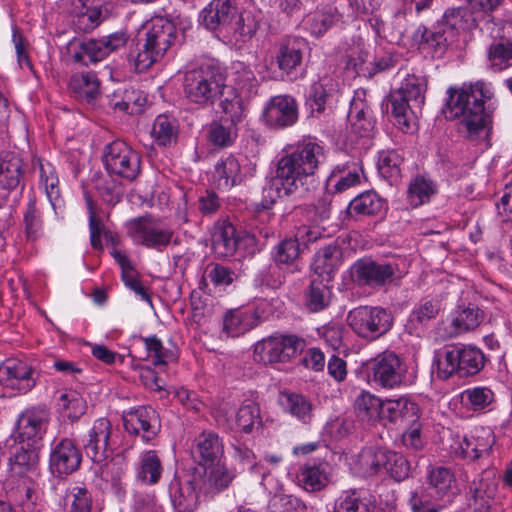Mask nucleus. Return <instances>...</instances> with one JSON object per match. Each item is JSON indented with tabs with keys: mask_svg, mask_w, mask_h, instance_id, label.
<instances>
[{
	"mask_svg": "<svg viewBox=\"0 0 512 512\" xmlns=\"http://www.w3.org/2000/svg\"><path fill=\"white\" fill-rule=\"evenodd\" d=\"M325 160L324 149L316 142H304L283 155L277 162L275 175L262 190L260 207L269 210L283 197H301L318 166Z\"/></svg>",
	"mask_w": 512,
	"mask_h": 512,
	"instance_id": "obj_1",
	"label": "nucleus"
},
{
	"mask_svg": "<svg viewBox=\"0 0 512 512\" xmlns=\"http://www.w3.org/2000/svg\"><path fill=\"white\" fill-rule=\"evenodd\" d=\"M446 101V117H462L465 137L474 142L491 146L493 114L496 109L494 89L490 83L477 81L461 89L449 88Z\"/></svg>",
	"mask_w": 512,
	"mask_h": 512,
	"instance_id": "obj_2",
	"label": "nucleus"
},
{
	"mask_svg": "<svg viewBox=\"0 0 512 512\" xmlns=\"http://www.w3.org/2000/svg\"><path fill=\"white\" fill-rule=\"evenodd\" d=\"M178 38L175 24L163 17H155L139 34L136 48L128 54V61L136 72H143L160 61Z\"/></svg>",
	"mask_w": 512,
	"mask_h": 512,
	"instance_id": "obj_3",
	"label": "nucleus"
},
{
	"mask_svg": "<svg viewBox=\"0 0 512 512\" xmlns=\"http://www.w3.org/2000/svg\"><path fill=\"white\" fill-rule=\"evenodd\" d=\"M202 24L224 37L233 36L236 41L252 38L258 22L251 12L240 11L236 0H212L201 12Z\"/></svg>",
	"mask_w": 512,
	"mask_h": 512,
	"instance_id": "obj_4",
	"label": "nucleus"
},
{
	"mask_svg": "<svg viewBox=\"0 0 512 512\" xmlns=\"http://www.w3.org/2000/svg\"><path fill=\"white\" fill-rule=\"evenodd\" d=\"M477 27V21L467 7L447 8L441 19L432 28L421 25L415 32L420 44L440 57L457 41L460 31L472 30Z\"/></svg>",
	"mask_w": 512,
	"mask_h": 512,
	"instance_id": "obj_5",
	"label": "nucleus"
},
{
	"mask_svg": "<svg viewBox=\"0 0 512 512\" xmlns=\"http://www.w3.org/2000/svg\"><path fill=\"white\" fill-rule=\"evenodd\" d=\"M226 86V76L220 67L202 64L185 73L183 93L190 103L206 107L223 96Z\"/></svg>",
	"mask_w": 512,
	"mask_h": 512,
	"instance_id": "obj_6",
	"label": "nucleus"
},
{
	"mask_svg": "<svg viewBox=\"0 0 512 512\" xmlns=\"http://www.w3.org/2000/svg\"><path fill=\"white\" fill-rule=\"evenodd\" d=\"M486 357L472 345H450L436 353L434 364L437 377L448 380L453 375L461 378L478 374L485 366Z\"/></svg>",
	"mask_w": 512,
	"mask_h": 512,
	"instance_id": "obj_7",
	"label": "nucleus"
},
{
	"mask_svg": "<svg viewBox=\"0 0 512 512\" xmlns=\"http://www.w3.org/2000/svg\"><path fill=\"white\" fill-rule=\"evenodd\" d=\"M425 89L424 79L408 75L402 81L399 89L391 92L388 97L387 106L391 105V114L395 124L405 133L411 131L416 114L424 104Z\"/></svg>",
	"mask_w": 512,
	"mask_h": 512,
	"instance_id": "obj_8",
	"label": "nucleus"
},
{
	"mask_svg": "<svg viewBox=\"0 0 512 512\" xmlns=\"http://www.w3.org/2000/svg\"><path fill=\"white\" fill-rule=\"evenodd\" d=\"M347 322L358 336L375 340L391 329L393 318L381 307L360 306L348 313Z\"/></svg>",
	"mask_w": 512,
	"mask_h": 512,
	"instance_id": "obj_9",
	"label": "nucleus"
},
{
	"mask_svg": "<svg viewBox=\"0 0 512 512\" xmlns=\"http://www.w3.org/2000/svg\"><path fill=\"white\" fill-rule=\"evenodd\" d=\"M304 340L294 334H274L255 344L254 357L258 362H285L302 351Z\"/></svg>",
	"mask_w": 512,
	"mask_h": 512,
	"instance_id": "obj_10",
	"label": "nucleus"
},
{
	"mask_svg": "<svg viewBox=\"0 0 512 512\" xmlns=\"http://www.w3.org/2000/svg\"><path fill=\"white\" fill-rule=\"evenodd\" d=\"M401 276L394 262H378L371 258L357 260L351 267V277L359 286L382 288Z\"/></svg>",
	"mask_w": 512,
	"mask_h": 512,
	"instance_id": "obj_11",
	"label": "nucleus"
},
{
	"mask_svg": "<svg viewBox=\"0 0 512 512\" xmlns=\"http://www.w3.org/2000/svg\"><path fill=\"white\" fill-rule=\"evenodd\" d=\"M103 162L110 175L134 180L140 173V156L125 142L117 140L105 146Z\"/></svg>",
	"mask_w": 512,
	"mask_h": 512,
	"instance_id": "obj_12",
	"label": "nucleus"
},
{
	"mask_svg": "<svg viewBox=\"0 0 512 512\" xmlns=\"http://www.w3.org/2000/svg\"><path fill=\"white\" fill-rule=\"evenodd\" d=\"M369 376L372 381L383 388L399 387L407 373L404 360L392 351L378 354L369 362Z\"/></svg>",
	"mask_w": 512,
	"mask_h": 512,
	"instance_id": "obj_13",
	"label": "nucleus"
},
{
	"mask_svg": "<svg viewBox=\"0 0 512 512\" xmlns=\"http://www.w3.org/2000/svg\"><path fill=\"white\" fill-rule=\"evenodd\" d=\"M130 235L139 244L162 251L173 237V230L162 226L151 217H139L130 222Z\"/></svg>",
	"mask_w": 512,
	"mask_h": 512,
	"instance_id": "obj_14",
	"label": "nucleus"
},
{
	"mask_svg": "<svg viewBox=\"0 0 512 512\" xmlns=\"http://www.w3.org/2000/svg\"><path fill=\"white\" fill-rule=\"evenodd\" d=\"M128 35L118 31L100 39H88L80 43L79 51L73 54L75 62H83L87 57L90 62L96 63L104 60L111 53L126 45Z\"/></svg>",
	"mask_w": 512,
	"mask_h": 512,
	"instance_id": "obj_15",
	"label": "nucleus"
},
{
	"mask_svg": "<svg viewBox=\"0 0 512 512\" xmlns=\"http://www.w3.org/2000/svg\"><path fill=\"white\" fill-rule=\"evenodd\" d=\"M263 120L273 129H285L298 121V106L296 100L289 95L272 97L263 111Z\"/></svg>",
	"mask_w": 512,
	"mask_h": 512,
	"instance_id": "obj_16",
	"label": "nucleus"
},
{
	"mask_svg": "<svg viewBox=\"0 0 512 512\" xmlns=\"http://www.w3.org/2000/svg\"><path fill=\"white\" fill-rule=\"evenodd\" d=\"M111 423L107 418L94 421L86 435L82 437V447L87 457L94 463H103L109 457Z\"/></svg>",
	"mask_w": 512,
	"mask_h": 512,
	"instance_id": "obj_17",
	"label": "nucleus"
},
{
	"mask_svg": "<svg viewBox=\"0 0 512 512\" xmlns=\"http://www.w3.org/2000/svg\"><path fill=\"white\" fill-rule=\"evenodd\" d=\"M81 461V451L74 441L62 438L51 449L49 468L54 475H69L79 469Z\"/></svg>",
	"mask_w": 512,
	"mask_h": 512,
	"instance_id": "obj_18",
	"label": "nucleus"
},
{
	"mask_svg": "<svg viewBox=\"0 0 512 512\" xmlns=\"http://www.w3.org/2000/svg\"><path fill=\"white\" fill-rule=\"evenodd\" d=\"M50 413L44 407H33L21 413L17 421L16 438L20 442L27 441L38 444L47 430Z\"/></svg>",
	"mask_w": 512,
	"mask_h": 512,
	"instance_id": "obj_19",
	"label": "nucleus"
},
{
	"mask_svg": "<svg viewBox=\"0 0 512 512\" xmlns=\"http://www.w3.org/2000/svg\"><path fill=\"white\" fill-rule=\"evenodd\" d=\"M204 467L203 475L196 478V485L198 491L208 497H214L226 490L238 473L236 468H229L220 461Z\"/></svg>",
	"mask_w": 512,
	"mask_h": 512,
	"instance_id": "obj_20",
	"label": "nucleus"
},
{
	"mask_svg": "<svg viewBox=\"0 0 512 512\" xmlns=\"http://www.w3.org/2000/svg\"><path fill=\"white\" fill-rule=\"evenodd\" d=\"M307 42L302 37L285 36L275 44V60L278 68L286 75L293 74L303 61Z\"/></svg>",
	"mask_w": 512,
	"mask_h": 512,
	"instance_id": "obj_21",
	"label": "nucleus"
},
{
	"mask_svg": "<svg viewBox=\"0 0 512 512\" xmlns=\"http://www.w3.org/2000/svg\"><path fill=\"white\" fill-rule=\"evenodd\" d=\"M123 425L130 434H142L146 441L154 438L160 430L157 412L151 406H141L123 416Z\"/></svg>",
	"mask_w": 512,
	"mask_h": 512,
	"instance_id": "obj_22",
	"label": "nucleus"
},
{
	"mask_svg": "<svg viewBox=\"0 0 512 512\" xmlns=\"http://www.w3.org/2000/svg\"><path fill=\"white\" fill-rule=\"evenodd\" d=\"M256 166L245 160L242 164L234 156H229L221 163L216 165L215 174L218 178V187L230 189L233 186L240 185L247 178L255 175Z\"/></svg>",
	"mask_w": 512,
	"mask_h": 512,
	"instance_id": "obj_23",
	"label": "nucleus"
},
{
	"mask_svg": "<svg viewBox=\"0 0 512 512\" xmlns=\"http://www.w3.org/2000/svg\"><path fill=\"white\" fill-rule=\"evenodd\" d=\"M199 493L196 478L184 483L174 478L169 485V496L175 512H195Z\"/></svg>",
	"mask_w": 512,
	"mask_h": 512,
	"instance_id": "obj_24",
	"label": "nucleus"
},
{
	"mask_svg": "<svg viewBox=\"0 0 512 512\" xmlns=\"http://www.w3.org/2000/svg\"><path fill=\"white\" fill-rule=\"evenodd\" d=\"M192 453L199 465L206 466L220 461L224 446L218 434L204 431L195 438Z\"/></svg>",
	"mask_w": 512,
	"mask_h": 512,
	"instance_id": "obj_25",
	"label": "nucleus"
},
{
	"mask_svg": "<svg viewBox=\"0 0 512 512\" xmlns=\"http://www.w3.org/2000/svg\"><path fill=\"white\" fill-rule=\"evenodd\" d=\"M490 474V472H485L470 484L469 506L475 512H488L491 507L496 492V483Z\"/></svg>",
	"mask_w": 512,
	"mask_h": 512,
	"instance_id": "obj_26",
	"label": "nucleus"
},
{
	"mask_svg": "<svg viewBox=\"0 0 512 512\" xmlns=\"http://www.w3.org/2000/svg\"><path fill=\"white\" fill-rule=\"evenodd\" d=\"M0 374L6 375L7 385L27 393L36 384L35 372L26 363L17 360H8L1 368Z\"/></svg>",
	"mask_w": 512,
	"mask_h": 512,
	"instance_id": "obj_27",
	"label": "nucleus"
},
{
	"mask_svg": "<svg viewBox=\"0 0 512 512\" xmlns=\"http://www.w3.org/2000/svg\"><path fill=\"white\" fill-rule=\"evenodd\" d=\"M259 317L252 310L232 309L223 317V332L230 337H238L256 327Z\"/></svg>",
	"mask_w": 512,
	"mask_h": 512,
	"instance_id": "obj_28",
	"label": "nucleus"
},
{
	"mask_svg": "<svg viewBox=\"0 0 512 512\" xmlns=\"http://www.w3.org/2000/svg\"><path fill=\"white\" fill-rule=\"evenodd\" d=\"M375 500L370 495L352 489L344 491L334 503V512H376Z\"/></svg>",
	"mask_w": 512,
	"mask_h": 512,
	"instance_id": "obj_29",
	"label": "nucleus"
},
{
	"mask_svg": "<svg viewBox=\"0 0 512 512\" xmlns=\"http://www.w3.org/2000/svg\"><path fill=\"white\" fill-rule=\"evenodd\" d=\"M69 88L79 100L92 102L100 91V81L94 72H78L71 76Z\"/></svg>",
	"mask_w": 512,
	"mask_h": 512,
	"instance_id": "obj_30",
	"label": "nucleus"
},
{
	"mask_svg": "<svg viewBox=\"0 0 512 512\" xmlns=\"http://www.w3.org/2000/svg\"><path fill=\"white\" fill-rule=\"evenodd\" d=\"M328 469L327 463L306 464L298 473V482L308 492L321 491L329 482Z\"/></svg>",
	"mask_w": 512,
	"mask_h": 512,
	"instance_id": "obj_31",
	"label": "nucleus"
},
{
	"mask_svg": "<svg viewBox=\"0 0 512 512\" xmlns=\"http://www.w3.org/2000/svg\"><path fill=\"white\" fill-rule=\"evenodd\" d=\"M342 251L337 244L321 248L315 255L314 269L316 277L330 280L332 273L340 266Z\"/></svg>",
	"mask_w": 512,
	"mask_h": 512,
	"instance_id": "obj_32",
	"label": "nucleus"
},
{
	"mask_svg": "<svg viewBox=\"0 0 512 512\" xmlns=\"http://www.w3.org/2000/svg\"><path fill=\"white\" fill-rule=\"evenodd\" d=\"M325 279L315 277L304 291V306L310 312L325 310L331 303V290L324 284Z\"/></svg>",
	"mask_w": 512,
	"mask_h": 512,
	"instance_id": "obj_33",
	"label": "nucleus"
},
{
	"mask_svg": "<svg viewBox=\"0 0 512 512\" xmlns=\"http://www.w3.org/2000/svg\"><path fill=\"white\" fill-rule=\"evenodd\" d=\"M361 173L362 167L359 162H346L333 168L329 181L335 180L334 189L341 193L359 184Z\"/></svg>",
	"mask_w": 512,
	"mask_h": 512,
	"instance_id": "obj_34",
	"label": "nucleus"
},
{
	"mask_svg": "<svg viewBox=\"0 0 512 512\" xmlns=\"http://www.w3.org/2000/svg\"><path fill=\"white\" fill-rule=\"evenodd\" d=\"M240 239L236 228L227 224L219 228L212 237V249L218 258H227L234 255Z\"/></svg>",
	"mask_w": 512,
	"mask_h": 512,
	"instance_id": "obj_35",
	"label": "nucleus"
},
{
	"mask_svg": "<svg viewBox=\"0 0 512 512\" xmlns=\"http://www.w3.org/2000/svg\"><path fill=\"white\" fill-rule=\"evenodd\" d=\"M409 505L412 512H440L445 501L425 486H419L410 492Z\"/></svg>",
	"mask_w": 512,
	"mask_h": 512,
	"instance_id": "obj_36",
	"label": "nucleus"
},
{
	"mask_svg": "<svg viewBox=\"0 0 512 512\" xmlns=\"http://www.w3.org/2000/svg\"><path fill=\"white\" fill-rule=\"evenodd\" d=\"M22 160L12 154L0 156V187L5 190L16 189L23 178Z\"/></svg>",
	"mask_w": 512,
	"mask_h": 512,
	"instance_id": "obj_37",
	"label": "nucleus"
},
{
	"mask_svg": "<svg viewBox=\"0 0 512 512\" xmlns=\"http://www.w3.org/2000/svg\"><path fill=\"white\" fill-rule=\"evenodd\" d=\"M300 255V245L297 239H285L281 241L274 248L273 258L276 263V266L270 268L273 273L276 272V269H281L282 265H286L291 273L299 271V266L297 264V259Z\"/></svg>",
	"mask_w": 512,
	"mask_h": 512,
	"instance_id": "obj_38",
	"label": "nucleus"
},
{
	"mask_svg": "<svg viewBox=\"0 0 512 512\" xmlns=\"http://www.w3.org/2000/svg\"><path fill=\"white\" fill-rule=\"evenodd\" d=\"M163 473L162 462L154 450H148L141 454L137 479L149 485H155L161 479Z\"/></svg>",
	"mask_w": 512,
	"mask_h": 512,
	"instance_id": "obj_39",
	"label": "nucleus"
},
{
	"mask_svg": "<svg viewBox=\"0 0 512 512\" xmlns=\"http://www.w3.org/2000/svg\"><path fill=\"white\" fill-rule=\"evenodd\" d=\"M342 20V14L337 7H328L308 16L307 29L315 37L324 35L333 25Z\"/></svg>",
	"mask_w": 512,
	"mask_h": 512,
	"instance_id": "obj_40",
	"label": "nucleus"
},
{
	"mask_svg": "<svg viewBox=\"0 0 512 512\" xmlns=\"http://www.w3.org/2000/svg\"><path fill=\"white\" fill-rule=\"evenodd\" d=\"M385 201L374 191H366L352 201L348 206L350 215L373 216L384 210Z\"/></svg>",
	"mask_w": 512,
	"mask_h": 512,
	"instance_id": "obj_41",
	"label": "nucleus"
},
{
	"mask_svg": "<svg viewBox=\"0 0 512 512\" xmlns=\"http://www.w3.org/2000/svg\"><path fill=\"white\" fill-rule=\"evenodd\" d=\"M417 405L405 397L387 399L382 401L381 419H388L392 423L414 417L417 414Z\"/></svg>",
	"mask_w": 512,
	"mask_h": 512,
	"instance_id": "obj_42",
	"label": "nucleus"
},
{
	"mask_svg": "<svg viewBox=\"0 0 512 512\" xmlns=\"http://www.w3.org/2000/svg\"><path fill=\"white\" fill-rule=\"evenodd\" d=\"M386 448L368 447L359 454V465L364 476H376L384 471L387 462Z\"/></svg>",
	"mask_w": 512,
	"mask_h": 512,
	"instance_id": "obj_43",
	"label": "nucleus"
},
{
	"mask_svg": "<svg viewBox=\"0 0 512 512\" xmlns=\"http://www.w3.org/2000/svg\"><path fill=\"white\" fill-rule=\"evenodd\" d=\"M39 461V448L36 444L27 443V447L22 446L13 456L10 457L11 470L19 475H25L34 470Z\"/></svg>",
	"mask_w": 512,
	"mask_h": 512,
	"instance_id": "obj_44",
	"label": "nucleus"
},
{
	"mask_svg": "<svg viewBox=\"0 0 512 512\" xmlns=\"http://www.w3.org/2000/svg\"><path fill=\"white\" fill-rule=\"evenodd\" d=\"M354 408L357 417L363 422H375L381 419L382 400L367 391L356 398Z\"/></svg>",
	"mask_w": 512,
	"mask_h": 512,
	"instance_id": "obj_45",
	"label": "nucleus"
},
{
	"mask_svg": "<svg viewBox=\"0 0 512 512\" xmlns=\"http://www.w3.org/2000/svg\"><path fill=\"white\" fill-rule=\"evenodd\" d=\"M489 67L501 72L512 66V42L506 38L494 41L488 50Z\"/></svg>",
	"mask_w": 512,
	"mask_h": 512,
	"instance_id": "obj_46",
	"label": "nucleus"
},
{
	"mask_svg": "<svg viewBox=\"0 0 512 512\" xmlns=\"http://www.w3.org/2000/svg\"><path fill=\"white\" fill-rule=\"evenodd\" d=\"M352 131L359 136L368 135L374 128V121L369 115V109L362 101H353L348 113Z\"/></svg>",
	"mask_w": 512,
	"mask_h": 512,
	"instance_id": "obj_47",
	"label": "nucleus"
},
{
	"mask_svg": "<svg viewBox=\"0 0 512 512\" xmlns=\"http://www.w3.org/2000/svg\"><path fill=\"white\" fill-rule=\"evenodd\" d=\"M282 405L287 412L304 423L312 418V404L301 394L283 393Z\"/></svg>",
	"mask_w": 512,
	"mask_h": 512,
	"instance_id": "obj_48",
	"label": "nucleus"
},
{
	"mask_svg": "<svg viewBox=\"0 0 512 512\" xmlns=\"http://www.w3.org/2000/svg\"><path fill=\"white\" fill-rule=\"evenodd\" d=\"M493 439H484L481 437H465L460 444V454L464 459L477 461L483 456H489Z\"/></svg>",
	"mask_w": 512,
	"mask_h": 512,
	"instance_id": "obj_49",
	"label": "nucleus"
},
{
	"mask_svg": "<svg viewBox=\"0 0 512 512\" xmlns=\"http://www.w3.org/2000/svg\"><path fill=\"white\" fill-rule=\"evenodd\" d=\"M462 403L473 411L487 408L494 401V393L488 387H472L461 394Z\"/></svg>",
	"mask_w": 512,
	"mask_h": 512,
	"instance_id": "obj_50",
	"label": "nucleus"
},
{
	"mask_svg": "<svg viewBox=\"0 0 512 512\" xmlns=\"http://www.w3.org/2000/svg\"><path fill=\"white\" fill-rule=\"evenodd\" d=\"M402 162V157L396 151L382 152L378 159V171L390 184L397 183Z\"/></svg>",
	"mask_w": 512,
	"mask_h": 512,
	"instance_id": "obj_51",
	"label": "nucleus"
},
{
	"mask_svg": "<svg viewBox=\"0 0 512 512\" xmlns=\"http://www.w3.org/2000/svg\"><path fill=\"white\" fill-rule=\"evenodd\" d=\"M435 193V185L423 177H416L409 185L407 198L412 207L428 202Z\"/></svg>",
	"mask_w": 512,
	"mask_h": 512,
	"instance_id": "obj_52",
	"label": "nucleus"
},
{
	"mask_svg": "<svg viewBox=\"0 0 512 512\" xmlns=\"http://www.w3.org/2000/svg\"><path fill=\"white\" fill-rule=\"evenodd\" d=\"M219 100L222 112L228 117L231 124L235 125L242 119V100L233 87L226 86L223 96Z\"/></svg>",
	"mask_w": 512,
	"mask_h": 512,
	"instance_id": "obj_53",
	"label": "nucleus"
},
{
	"mask_svg": "<svg viewBox=\"0 0 512 512\" xmlns=\"http://www.w3.org/2000/svg\"><path fill=\"white\" fill-rule=\"evenodd\" d=\"M387 458V462L384 465V471L391 478L398 482L408 478L410 474V463L404 455L388 449Z\"/></svg>",
	"mask_w": 512,
	"mask_h": 512,
	"instance_id": "obj_54",
	"label": "nucleus"
},
{
	"mask_svg": "<svg viewBox=\"0 0 512 512\" xmlns=\"http://www.w3.org/2000/svg\"><path fill=\"white\" fill-rule=\"evenodd\" d=\"M483 321V312L474 304H469L466 308L458 312L453 319L452 325L458 332L473 330Z\"/></svg>",
	"mask_w": 512,
	"mask_h": 512,
	"instance_id": "obj_55",
	"label": "nucleus"
},
{
	"mask_svg": "<svg viewBox=\"0 0 512 512\" xmlns=\"http://www.w3.org/2000/svg\"><path fill=\"white\" fill-rule=\"evenodd\" d=\"M453 481L454 476L449 469L437 467L429 473L426 487L444 499V496L450 491Z\"/></svg>",
	"mask_w": 512,
	"mask_h": 512,
	"instance_id": "obj_56",
	"label": "nucleus"
},
{
	"mask_svg": "<svg viewBox=\"0 0 512 512\" xmlns=\"http://www.w3.org/2000/svg\"><path fill=\"white\" fill-rule=\"evenodd\" d=\"M236 423L245 433L252 432L255 425H261L260 407L254 402L243 404L237 411Z\"/></svg>",
	"mask_w": 512,
	"mask_h": 512,
	"instance_id": "obj_57",
	"label": "nucleus"
},
{
	"mask_svg": "<svg viewBox=\"0 0 512 512\" xmlns=\"http://www.w3.org/2000/svg\"><path fill=\"white\" fill-rule=\"evenodd\" d=\"M152 136L159 145H170L176 139L174 122L166 115H159L154 121Z\"/></svg>",
	"mask_w": 512,
	"mask_h": 512,
	"instance_id": "obj_58",
	"label": "nucleus"
},
{
	"mask_svg": "<svg viewBox=\"0 0 512 512\" xmlns=\"http://www.w3.org/2000/svg\"><path fill=\"white\" fill-rule=\"evenodd\" d=\"M233 126V124L224 126L222 123H211L207 134L209 141L217 147H228L232 145L236 137V131Z\"/></svg>",
	"mask_w": 512,
	"mask_h": 512,
	"instance_id": "obj_59",
	"label": "nucleus"
},
{
	"mask_svg": "<svg viewBox=\"0 0 512 512\" xmlns=\"http://www.w3.org/2000/svg\"><path fill=\"white\" fill-rule=\"evenodd\" d=\"M439 312V304L435 300L422 301L410 314L409 323L417 328L426 325L430 320L434 319Z\"/></svg>",
	"mask_w": 512,
	"mask_h": 512,
	"instance_id": "obj_60",
	"label": "nucleus"
},
{
	"mask_svg": "<svg viewBox=\"0 0 512 512\" xmlns=\"http://www.w3.org/2000/svg\"><path fill=\"white\" fill-rule=\"evenodd\" d=\"M146 349L153 353L155 365H165L177 360L175 350L164 348L161 340L156 336H150L144 339Z\"/></svg>",
	"mask_w": 512,
	"mask_h": 512,
	"instance_id": "obj_61",
	"label": "nucleus"
},
{
	"mask_svg": "<svg viewBox=\"0 0 512 512\" xmlns=\"http://www.w3.org/2000/svg\"><path fill=\"white\" fill-rule=\"evenodd\" d=\"M25 232L28 240H36L40 236L42 222L36 208L35 200L30 199L24 213Z\"/></svg>",
	"mask_w": 512,
	"mask_h": 512,
	"instance_id": "obj_62",
	"label": "nucleus"
},
{
	"mask_svg": "<svg viewBox=\"0 0 512 512\" xmlns=\"http://www.w3.org/2000/svg\"><path fill=\"white\" fill-rule=\"evenodd\" d=\"M68 512H91L92 497L86 488L74 487L67 495Z\"/></svg>",
	"mask_w": 512,
	"mask_h": 512,
	"instance_id": "obj_63",
	"label": "nucleus"
},
{
	"mask_svg": "<svg viewBox=\"0 0 512 512\" xmlns=\"http://www.w3.org/2000/svg\"><path fill=\"white\" fill-rule=\"evenodd\" d=\"M306 505L293 495L275 496L270 506V512H305Z\"/></svg>",
	"mask_w": 512,
	"mask_h": 512,
	"instance_id": "obj_64",
	"label": "nucleus"
}]
</instances>
